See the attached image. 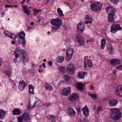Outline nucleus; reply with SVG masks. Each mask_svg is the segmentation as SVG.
Returning <instances> with one entry per match:
<instances>
[{"mask_svg": "<svg viewBox=\"0 0 122 122\" xmlns=\"http://www.w3.org/2000/svg\"><path fill=\"white\" fill-rule=\"evenodd\" d=\"M14 53L15 54L16 58L20 57L19 53H20V58L21 62L23 63H26L29 61V58L25 50L23 49H20L19 47H16L15 48Z\"/></svg>", "mask_w": 122, "mask_h": 122, "instance_id": "obj_1", "label": "nucleus"}, {"mask_svg": "<svg viewBox=\"0 0 122 122\" xmlns=\"http://www.w3.org/2000/svg\"><path fill=\"white\" fill-rule=\"evenodd\" d=\"M50 23L52 25L55 26L52 27L51 32L53 33L57 31L62 25L61 20L58 18L52 19Z\"/></svg>", "mask_w": 122, "mask_h": 122, "instance_id": "obj_2", "label": "nucleus"}, {"mask_svg": "<svg viewBox=\"0 0 122 122\" xmlns=\"http://www.w3.org/2000/svg\"><path fill=\"white\" fill-rule=\"evenodd\" d=\"M111 117L113 120H118L121 117L122 113L117 108L111 109Z\"/></svg>", "mask_w": 122, "mask_h": 122, "instance_id": "obj_3", "label": "nucleus"}, {"mask_svg": "<svg viewBox=\"0 0 122 122\" xmlns=\"http://www.w3.org/2000/svg\"><path fill=\"white\" fill-rule=\"evenodd\" d=\"M90 9L93 11H96L102 9V4L97 1H95L90 4Z\"/></svg>", "mask_w": 122, "mask_h": 122, "instance_id": "obj_4", "label": "nucleus"}, {"mask_svg": "<svg viewBox=\"0 0 122 122\" xmlns=\"http://www.w3.org/2000/svg\"><path fill=\"white\" fill-rule=\"evenodd\" d=\"M84 68L85 69L87 70V68L91 67L92 66L93 64L91 60L88 58L87 56H85L84 57Z\"/></svg>", "mask_w": 122, "mask_h": 122, "instance_id": "obj_5", "label": "nucleus"}, {"mask_svg": "<svg viewBox=\"0 0 122 122\" xmlns=\"http://www.w3.org/2000/svg\"><path fill=\"white\" fill-rule=\"evenodd\" d=\"M73 51L71 49H68L66 53V59L67 61H69L71 59L73 54Z\"/></svg>", "mask_w": 122, "mask_h": 122, "instance_id": "obj_6", "label": "nucleus"}, {"mask_svg": "<svg viewBox=\"0 0 122 122\" xmlns=\"http://www.w3.org/2000/svg\"><path fill=\"white\" fill-rule=\"evenodd\" d=\"M67 73L70 74H72L75 73V69L74 66L72 64H68L66 66Z\"/></svg>", "mask_w": 122, "mask_h": 122, "instance_id": "obj_7", "label": "nucleus"}, {"mask_svg": "<svg viewBox=\"0 0 122 122\" xmlns=\"http://www.w3.org/2000/svg\"><path fill=\"white\" fill-rule=\"evenodd\" d=\"M122 28L120 25L116 24H113L111 27V31L113 33H115L117 31L121 30Z\"/></svg>", "mask_w": 122, "mask_h": 122, "instance_id": "obj_8", "label": "nucleus"}, {"mask_svg": "<svg viewBox=\"0 0 122 122\" xmlns=\"http://www.w3.org/2000/svg\"><path fill=\"white\" fill-rule=\"evenodd\" d=\"M79 99L78 95L76 93L72 94L68 98L69 100L73 103H75L78 101Z\"/></svg>", "mask_w": 122, "mask_h": 122, "instance_id": "obj_9", "label": "nucleus"}, {"mask_svg": "<svg viewBox=\"0 0 122 122\" xmlns=\"http://www.w3.org/2000/svg\"><path fill=\"white\" fill-rule=\"evenodd\" d=\"M71 93L70 87H67L63 89L61 91V93L64 96H67L70 94Z\"/></svg>", "mask_w": 122, "mask_h": 122, "instance_id": "obj_10", "label": "nucleus"}, {"mask_svg": "<svg viewBox=\"0 0 122 122\" xmlns=\"http://www.w3.org/2000/svg\"><path fill=\"white\" fill-rule=\"evenodd\" d=\"M84 22H81L77 24V30L78 33H82L84 30Z\"/></svg>", "mask_w": 122, "mask_h": 122, "instance_id": "obj_11", "label": "nucleus"}, {"mask_svg": "<svg viewBox=\"0 0 122 122\" xmlns=\"http://www.w3.org/2000/svg\"><path fill=\"white\" fill-rule=\"evenodd\" d=\"M116 94L120 97H122V86L119 85L116 87L115 91Z\"/></svg>", "mask_w": 122, "mask_h": 122, "instance_id": "obj_12", "label": "nucleus"}, {"mask_svg": "<svg viewBox=\"0 0 122 122\" xmlns=\"http://www.w3.org/2000/svg\"><path fill=\"white\" fill-rule=\"evenodd\" d=\"M108 15H114L115 10L112 6H109L107 8L106 10Z\"/></svg>", "mask_w": 122, "mask_h": 122, "instance_id": "obj_13", "label": "nucleus"}, {"mask_svg": "<svg viewBox=\"0 0 122 122\" xmlns=\"http://www.w3.org/2000/svg\"><path fill=\"white\" fill-rule=\"evenodd\" d=\"M75 85L76 87L79 91H83L85 88V85L81 82L76 83Z\"/></svg>", "mask_w": 122, "mask_h": 122, "instance_id": "obj_14", "label": "nucleus"}, {"mask_svg": "<svg viewBox=\"0 0 122 122\" xmlns=\"http://www.w3.org/2000/svg\"><path fill=\"white\" fill-rule=\"evenodd\" d=\"M82 110L85 117H87L89 116V111L86 106L83 107L82 109Z\"/></svg>", "mask_w": 122, "mask_h": 122, "instance_id": "obj_15", "label": "nucleus"}, {"mask_svg": "<svg viewBox=\"0 0 122 122\" xmlns=\"http://www.w3.org/2000/svg\"><path fill=\"white\" fill-rule=\"evenodd\" d=\"M22 11L24 13L28 15L30 14V10H28V7H27L25 5H22Z\"/></svg>", "mask_w": 122, "mask_h": 122, "instance_id": "obj_16", "label": "nucleus"}, {"mask_svg": "<svg viewBox=\"0 0 122 122\" xmlns=\"http://www.w3.org/2000/svg\"><path fill=\"white\" fill-rule=\"evenodd\" d=\"M110 64L113 65H117L120 64V61L116 59H112L110 61Z\"/></svg>", "mask_w": 122, "mask_h": 122, "instance_id": "obj_17", "label": "nucleus"}, {"mask_svg": "<svg viewBox=\"0 0 122 122\" xmlns=\"http://www.w3.org/2000/svg\"><path fill=\"white\" fill-rule=\"evenodd\" d=\"M118 101L115 99H112L109 100L108 103L111 107L115 106L118 103Z\"/></svg>", "mask_w": 122, "mask_h": 122, "instance_id": "obj_18", "label": "nucleus"}, {"mask_svg": "<svg viewBox=\"0 0 122 122\" xmlns=\"http://www.w3.org/2000/svg\"><path fill=\"white\" fill-rule=\"evenodd\" d=\"M25 84L24 81H21L19 82L18 88L21 90H23L25 88Z\"/></svg>", "mask_w": 122, "mask_h": 122, "instance_id": "obj_19", "label": "nucleus"}, {"mask_svg": "<svg viewBox=\"0 0 122 122\" xmlns=\"http://www.w3.org/2000/svg\"><path fill=\"white\" fill-rule=\"evenodd\" d=\"M18 44L21 45L23 47L25 46L26 42L25 38H18Z\"/></svg>", "mask_w": 122, "mask_h": 122, "instance_id": "obj_20", "label": "nucleus"}, {"mask_svg": "<svg viewBox=\"0 0 122 122\" xmlns=\"http://www.w3.org/2000/svg\"><path fill=\"white\" fill-rule=\"evenodd\" d=\"M115 15H108L107 16L108 21L109 22H112L114 21Z\"/></svg>", "mask_w": 122, "mask_h": 122, "instance_id": "obj_21", "label": "nucleus"}, {"mask_svg": "<svg viewBox=\"0 0 122 122\" xmlns=\"http://www.w3.org/2000/svg\"><path fill=\"white\" fill-rule=\"evenodd\" d=\"M106 40L104 38L102 39L100 43V46L101 49H104L106 43Z\"/></svg>", "mask_w": 122, "mask_h": 122, "instance_id": "obj_22", "label": "nucleus"}, {"mask_svg": "<svg viewBox=\"0 0 122 122\" xmlns=\"http://www.w3.org/2000/svg\"><path fill=\"white\" fill-rule=\"evenodd\" d=\"M85 19L87 20L85 22L86 24H91L92 23V18L91 16H87L86 17Z\"/></svg>", "mask_w": 122, "mask_h": 122, "instance_id": "obj_23", "label": "nucleus"}, {"mask_svg": "<svg viewBox=\"0 0 122 122\" xmlns=\"http://www.w3.org/2000/svg\"><path fill=\"white\" fill-rule=\"evenodd\" d=\"M22 119L25 121H27L30 120L28 114L27 113H25L22 115L21 116Z\"/></svg>", "mask_w": 122, "mask_h": 122, "instance_id": "obj_24", "label": "nucleus"}, {"mask_svg": "<svg viewBox=\"0 0 122 122\" xmlns=\"http://www.w3.org/2000/svg\"><path fill=\"white\" fill-rule=\"evenodd\" d=\"M6 112L3 109H0V117L1 119H3L4 118Z\"/></svg>", "mask_w": 122, "mask_h": 122, "instance_id": "obj_25", "label": "nucleus"}, {"mask_svg": "<svg viewBox=\"0 0 122 122\" xmlns=\"http://www.w3.org/2000/svg\"><path fill=\"white\" fill-rule=\"evenodd\" d=\"M28 87L29 93L31 94H34V90L35 87L31 84L29 85L28 86Z\"/></svg>", "mask_w": 122, "mask_h": 122, "instance_id": "obj_26", "label": "nucleus"}, {"mask_svg": "<svg viewBox=\"0 0 122 122\" xmlns=\"http://www.w3.org/2000/svg\"><path fill=\"white\" fill-rule=\"evenodd\" d=\"M68 113L71 116H74L76 114V112L71 108H70L68 110Z\"/></svg>", "mask_w": 122, "mask_h": 122, "instance_id": "obj_27", "label": "nucleus"}, {"mask_svg": "<svg viewBox=\"0 0 122 122\" xmlns=\"http://www.w3.org/2000/svg\"><path fill=\"white\" fill-rule=\"evenodd\" d=\"M58 68L59 71L62 73H64L66 71V69L65 66H59L58 67Z\"/></svg>", "mask_w": 122, "mask_h": 122, "instance_id": "obj_28", "label": "nucleus"}, {"mask_svg": "<svg viewBox=\"0 0 122 122\" xmlns=\"http://www.w3.org/2000/svg\"><path fill=\"white\" fill-rule=\"evenodd\" d=\"M76 40L80 45H83L84 44V40L81 37H80L79 39L77 38Z\"/></svg>", "mask_w": 122, "mask_h": 122, "instance_id": "obj_29", "label": "nucleus"}, {"mask_svg": "<svg viewBox=\"0 0 122 122\" xmlns=\"http://www.w3.org/2000/svg\"><path fill=\"white\" fill-rule=\"evenodd\" d=\"M25 33L24 31L21 32L19 34L17 35V37L18 38H25Z\"/></svg>", "mask_w": 122, "mask_h": 122, "instance_id": "obj_30", "label": "nucleus"}, {"mask_svg": "<svg viewBox=\"0 0 122 122\" xmlns=\"http://www.w3.org/2000/svg\"><path fill=\"white\" fill-rule=\"evenodd\" d=\"M57 12L58 15L60 17H63L64 16V15L63 13L62 10L59 8H58L57 9Z\"/></svg>", "mask_w": 122, "mask_h": 122, "instance_id": "obj_31", "label": "nucleus"}, {"mask_svg": "<svg viewBox=\"0 0 122 122\" xmlns=\"http://www.w3.org/2000/svg\"><path fill=\"white\" fill-rule=\"evenodd\" d=\"M64 60V58L62 56H58L57 58L56 61L58 63L63 62Z\"/></svg>", "mask_w": 122, "mask_h": 122, "instance_id": "obj_32", "label": "nucleus"}, {"mask_svg": "<svg viewBox=\"0 0 122 122\" xmlns=\"http://www.w3.org/2000/svg\"><path fill=\"white\" fill-rule=\"evenodd\" d=\"M13 114L14 115H19L20 113V111L19 109L18 108H16L15 110L12 111Z\"/></svg>", "mask_w": 122, "mask_h": 122, "instance_id": "obj_33", "label": "nucleus"}, {"mask_svg": "<svg viewBox=\"0 0 122 122\" xmlns=\"http://www.w3.org/2000/svg\"><path fill=\"white\" fill-rule=\"evenodd\" d=\"M86 74L85 72H80L78 73V76L80 78L82 79L84 78V76Z\"/></svg>", "mask_w": 122, "mask_h": 122, "instance_id": "obj_34", "label": "nucleus"}, {"mask_svg": "<svg viewBox=\"0 0 122 122\" xmlns=\"http://www.w3.org/2000/svg\"><path fill=\"white\" fill-rule=\"evenodd\" d=\"M70 77L68 76L65 75L64 76V79L66 82H68L70 81Z\"/></svg>", "mask_w": 122, "mask_h": 122, "instance_id": "obj_35", "label": "nucleus"}, {"mask_svg": "<svg viewBox=\"0 0 122 122\" xmlns=\"http://www.w3.org/2000/svg\"><path fill=\"white\" fill-rule=\"evenodd\" d=\"M41 102V101L37 98H36V101L34 103L32 106V108H34L37 105V104L38 103Z\"/></svg>", "mask_w": 122, "mask_h": 122, "instance_id": "obj_36", "label": "nucleus"}, {"mask_svg": "<svg viewBox=\"0 0 122 122\" xmlns=\"http://www.w3.org/2000/svg\"><path fill=\"white\" fill-rule=\"evenodd\" d=\"M88 96L92 98L94 100H96L97 98V95L95 94L90 93L88 94Z\"/></svg>", "mask_w": 122, "mask_h": 122, "instance_id": "obj_37", "label": "nucleus"}, {"mask_svg": "<svg viewBox=\"0 0 122 122\" xmlns=\"http://www.w3.org/2000/svg\"><path fill=\"white\" fill-rule=\"evenodd\" d=\"M3 73L7 76L10 77L11 76L12 73L9 70H5L3 71Z\"/></svg>", "mask_w": 122, "mask_h": 122, "instance_id": "obj_38", "label": "nucleus"}, {"mask_svg": "<svg viewBox=\"0 0 122 122\" xmlns=\"http://www.w3.org/2000/svg\"><path fill=\"white\" fill-rule=\"evenodd\" d=\"M45 87L46 89L49 91H51L52 89V88L51 86L48 84H46Z\"/></svg>", "mask_w": 122, "mask_h": 122, "instance_id": "obj_39", "label": "nucleus"}, {"mask_svg": "<svg viewBox=\"0 0 122 122\" xmlns=\"http://www.w3.org/2000/svg\"><path fill=\"white\" fill-rule=\"evenodd\" d=\"M111 3L114 5H117L118 3L119 0H109Z\"/></svg>", "mask_w": 122, "mask_h": 122, "instance_id": "obj_40", "label": "nucleus"}, {"mask_svg": "<svg viewBox=\"0 0 122 122\" xmlns=\"http://www.w3.org/2000/svg\"><path fill=\"white\" fill-rule=\"evenodd\" d=\"M112 76V79L113 80L116 79V75L115 73H112L110 75H109L108 76Z\"/></svg>", "mask_w": 122, "mask_h": 122, "instance_id": "obj_41", "label": "nucleus"}, {"mask_svg": "<svg viewBox=\"0 0 122 122\" xmlns=\"http://www.w3.org/2000/svg\"><path fill=\"white\" fill-rule=\"evenodd\" d=\"M46 117L47 118L50 120L54 119L55 118V117L51 115L47 116Z\"/></svg>", "mask_w": 122, "mask_h": 122, "instance_id": "obj_42", "label": "nucleus"}, {"mask_svg": "<svg viewBox=\"0 0 122 122\" xmlns=\"http://www.w3.org/2000/svg\"><path fill=\"white\" fill-rule=\"evenodd\" d=\"M9 37H10L13 39H15L16 38H17L18 37H17V35H15L14 34L11 33V34L10 35Z\"/></svg>", "mask_w": 122, "mask_h": 122, "instance_id": "obj_43", "label": "nucleus"}, {"mask_svg": "<svg viewBox=\"0 0 122 122\" xmlns=\"http://www.w3.org/2000/svg\"><path fill=\"white\" fill-rule=\"evenodd\" d=\"M113 49L112 47V46L110 45H109L108 46V51L109 52L111 53L112 52Z\"/></svg>", "mask_w": 122, "mask_h": 122, "instance_id": "obj_44", "label": "nucleus"}, {"mask_svg": "<svg viewBox=\"0 0 122 122\" xmlns=\"http://www.w3.org/2000/svg\"><path fill=\"white\" fill-rule=\"evenodd\" d=\"M65 41L67 44L69 45L71 43V41L68 38H66Z\"/></svg>", "mask_w": 122, "mask_h": 122, "instance_id": "obj_45", "label": "nucleus"}, {"mask_svg": "<svg viewBox=\"0 0 122 122\" xmlns=\"http://www.w3.org/2000/svg\"><path fill=\"white\" fill-rule=\"evenodd\" d=\"M4 33L5 36L7 37H9L10 35L11 34V33L7 31H5Z\"/></svg>", "mask_w": 122, "mask_h": 122, "instance_id": "obj_46", "label": "nucleus"}, {"mask_svg": "<svg viewBox=\"0 0 122 122\" xmlns=\"http://www.w3.org/2000/svg\"><path fill=\"white\" fill-rule=\"evenodd\" d=\"M33 11L34 14L36 15L39 12L40 10L36 9L35 8H34L33 9Z\"/></svg>", "mask_w": 122, "mask_h": 122, "instance_id": "obj_47", "label": "nucleus"}, {"mask_svg": "<svg viewBox=\"0 0 122 122\" xmlns=\"http://www.w3.org/2000/svg\"><path fill=\"white\" fill-rule=\"evenodd\" d=\"M17 87L15 83H14L13 84L12 90L14 91H15L16 90Z\"/></svg>", "mask_w": 122, "mask_h": 122, "instance_id": "obj_48", "label": "nucleus"}, {"mask_svg": "<svg viewBox=\"0 0 122 122\" xmlns=\"http://www.w3.org/2000/svg\"><path fill=\"white\" fill-rule=\"evenodd\" d=\"M102 109L101 107H98L97 108V114L102 110Z\"/></svg>", "mask_w": 122, "mask_h": 122, "instance_id": "obj_49", "label": "nucleus"}, {"mask_svg": "<svg viewBox=\"0 0 122 122\" xmlns=\"http://www.w3.org/2000/svg\"><path fill=\"white\" fill-rule=\"evenodd\" d=\"M76 110L78 114L79 115L81 114V111L80 107H78L76 108Z\"/></svg>", "mask_w": 122, "mask_h": 122, "instance_id": "obj_50", "label": "nucleus"}, {"mask_svg": "<svg viewBox=\"0 0 122 122\" xmlns=\"http://www.w3.org/2000/svg\"><path fill=\"white\" fill-rule=\"evenodd\" d=\"M117 68L119 70L122 71V65H119L118 66Z\"/></svg>", "mask_w": 122, "mask_h": 122, "instance_id": "obj_51", "label": "nucleus"}, {"mask_svg": "<svg viewBox=\"0 0 122 122\" xmlns=\"http://www.w3.org/2000/svg\"><path fill=\"white\" fill-rule=\"evenodd\" d=\"M33 29V28L30 27V26H28L27 28V30L28 31H31V30H32Z\"/></svg>", "mask_w": 122, "mask_h": 122, "instance_id": "obj_52", "label": "nucleus"}, {"mask_svg": "<svg viewBox=\"0 0 122 122\" xmlns=\"http://www.w3.org/2000/svg\"><path fill=\"white\" fill-rule=\"evenodd\" d=\"M93 41V40L91 38H90L89 39H87L86 43L91 42Z\"/></svg>", "mask_w": 122, "mask_h": 122, "instance_id": "obj_53", "label": "nucleus"}, {"mask_svg": "<svg viewBox=\"0 0 122 122\" xmlns=\"http://www.w3.org/2000/svg\"><path fill=\"white\" fill-rule=\"evenodd\" d=\"M18 122H23L22 118V117H18Z\"/></svg>", "mask_w": 122, "mask_h": 122, "instance_id": "obj_54", "label": "nucleus"}, {"mask_svg": "<svg viewBox=\"0 0 122 122\" xmlns=\"http://www.w3.org/2000/svg\"><path fill=\"white\" fill-rule=\"evenodd\" d=\"M48 63L49 65H50V66H51L53 62L52 61H48Z\"/></svg>", "mask_w": 122, "mask_h": 122, "instance_id": "obj_55", "label": "nucleus"}, {"mask_svg": "<svg viewBox=\"0 0 122 122\" xmlns=\"http://www.w3.org/2000/svg\"><path fill=\"white\" fill-rule=\"evenodd\" d=\"M65 83L64 81H61L59 82L58 84L59 85H61L63 83Z\"/></svg>", "mask_w": 122, "mask_h": 122, "instance_id": "obj_56", "label": "nucleus"}, {"mask_svg": "<svg viewBox=\"0 0 122 122\" xmlns=\"http://www.w3.org/2000/svg\"><path fill=\"white\" fill-rule=\"evenodd\" d=\"M50 105V104L49 103H45L44 104V106H45L46 107L48 106H49V105Z\"/></svg>", "mask_w": 122, "mask_h": 122, "instance_id": "obj_57", "label": "nucleus"}, {"mask_svg": "<svg viewBox=\"0 0 122 122\" xmlns=\"http://www.w3.org/2000/svg\"><path fill=\"white\" fill-rule=\"evenodd\" d=\"M42 66L44 68H46L45 64V63H43L42 64Z\"/></svg>", "mask_w": 122, "mask_h": 122, "instance_id": "obj_58", "label": "nucleus"}, {"mask_svg": "<svg viewBox=\"0 0 122 122\" xmlns=\"http://www.w3.org/2000/svg\"><path fill=\"white\" fill-rule=\"evenodd\" d=\"M32 107H32H30V105H29L28 106V109L30 110V109H31V108H33Z\"/></svg>", "mask_w": 122, "mask_h": 122, "instance_id": "obj_59", "label": "nucleus"}, {"mask_svg": "<svg viewBox=\"0 0 122 122\" xmlns=\"http://www.w3.org/2000/svg\"><path fill=\"white\" fill-rule=\"evenodd\" d=\"M11 6H10V5H5V7L6 8H8V7H10Z\"/></svg>", "mask_w": 122, "mask_h": 122, "instance_id": "obj_60", "label": "nucleus"}, {"mask_svg": "<svg viewBox=\"0 0 122 122\" xmlns=\"http://www.w3.org/2000/svg\"><path fill=\"white\" fill-rule=\"evenodd\" d=\"M34 23L33 22H31L30 23V24L31 25H33L34 24Z\"/></svg>", "mask_w": 122, "mask_h": 122, "instance_id": "obj_61", "label": "nucleus"}, {"mask_svg": "<svg viewBox=\"0 0 122 122\" xmlns=\"http://www.w3.org/2000/svg\"><path fill=\"white\" fill-rule=\"evenodd\" d=\"M17 62V60L16 59H15L14 60V62L15 63H16Z\"/></svg>", "mask_w": 122, "mask_h": 122, "instance_id": "obj_62", "label": "nucleus"}, {"mask_svg": "<svg viewBox=\"0 0 122 122\" xmlns=\"http://www.w3.org/2000/svg\"><path fill=\"white\" fill-rule=\"evenodd\" d=\"M15 43V42L14 41H12L11 42V43L13 44H14Z\"/></svg>", "mask_w": 122, "mask_h": 122, "instance_id": "obj_63", "label": "nucleus"}, {"mask_svg": "<svg viewBox=\"0 0 122 122\" xmlns=\"http://www.w3.org/2000/svg\"><path fill=\"white\" fill-rule=\"evenodd\" d=\"M90 88L91 89H93L94 87L92 86H91Z\"/></svg>", "mask_w": 122, "mask_h": 122, "instance_id": "obj_64", "label": "nucleus"}]
</instances>
